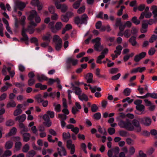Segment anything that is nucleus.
Wrapping results in <instances>:
<instances>
[{
  "mask_svg": "<svg viewBox=\"0 0 157 157\" xmlns=\"http://www.w3.org/2000/svg\"><path fill=\"white\" fill-rule=\"evenodd\" d=\"M119 125L121 128H124L130 131H133L134 130V127L132 125L131 121L129 119H127L124 121L120 120L118 123Z\"/></svg>",
  "mask_w": 157,
  "mask_h": 157,
  "instance_id": "nucleus-1",
  "label": "nucleus"
},
{
  "mask_svg": "<svg viewBox=\"0 0 157 157\" xmlns=\"http://www.w3.org/2000/svg\"><path fill=\"white\" fill-rule=\"evenodd\" d=\"M88 19V17L86 14H84L80 17L79 16L75 17L74 19L75 23L77 25L79 24H86Z\"/></svg>",
  "mask_w": 157,
  "mask_h": 157,
  "instance_id": "nucleus-2",
  "label": "nucleus"
},
{
  "mask_svg": "<svg viewBox=\"0 0 157 157\" xmlns=\"http://www.w3.org/2000/svg\"><path fill=\"white\" fill-rule=\"evenodd\" d=\"M100 41L101 38L98 37L92 40L93 43H95L94 45V50L97 51L101 52L104 48L103 45L101 44Z\"/></svg>",
  "mask_w": 157,
  "mask_h": 157,
  "instance_id": "nucleus-3",
  "label": "nucleus"
},
{
  "mask_svg": "<svg viewBox=\"0 0 157 157\" xmlns=\"http://www.w3.org/2000/svg\"><path fill=\"white\" fill-rule=\"evenodd\" d=\"M25 6L26 4L24 2L18 0L16 1L15 2L14 11L17 12V9L22 10Z\"/></svg>",
  "mask_w": 157,
  "mask_h": 157,
  "instance_id": "nucleus-4",
  "label": "nucleus"
},
{
  "mask_svg": "<svg viewBox=\"0 0 157 157\" xmlns=\"http://www.w3.org/2000/svg\"><path fill=\"white\" fill-rule=\"evenodd\" d=\"M55 4L57 9H61L63 13L65 12L67 10V6L65 4H61L58 2V0H55Z\"/></svg>",
  "mask_w": 157,
  "mask_h": 157,
  "instance_id": "nucleus-5",
  "label": "nucleus"
},
{
  "mask_svg": "<svg viewBox=\"0 0 157 157\" xmlns=\"http://www.w3.org/2000/svg\"><path fill=\"white\" fill-rule=\"evenodd\" d=\"M132 125L136 127L134 129L138 132H140L141 131V128L140 126L139 121L136 119H134L132 122Z\"/></svg>",
  "mask_w": 157,
  "mask_h": 157,
  "instance_id": "nucleus-6",
  "label": "nucleus"
},
{
  "mask_svg": "<svg viewBox=\"0 0 157 157\" xmlns=\"http://www.w3.org/2000/svg\"><path fill=\"white\" fill-rule=\"evenodd\" d=\"M67 148L71 149L70 153L71 155L73 154L75 151V146L74 144H72V141L71 140H68L67 142Z\"/></svg>",
  "mask_w": 157,
  "mask_h": 157,
  "instance_id": "nucleus-7",
  "label": "nucleus"
},
{
  "mask_svg": "<svg viewBox=\"0 0 157 157\" xmlns=\"http://www.w3.org/2000/svg\"><path fill=\"white\" fill-rule=\"evenodd\" d=\"M142 124H144L145 126H148L150 125L151 123V119L148 117H146L139 119Z\"/></svg>",
  "mask_w": 157,
  "mask_h": 157,
  "instance_id": "nucleus-8",
  "label": "nucleus"
},
{
  "mask_svg": "<svg viewBox=\"0 0 157 157\" xmlns=\"http://www.w3.org/2000/svg\"><path fill=\"white\" fill-rule=\"evenodd\" d=\"M37 14V13L35 10H32L29 12V14L27 19L29 20L33 21Z\"/></svg>",
  "mask_w": 157,
  "mask_h": 157,
  "instance_id": "nucleus-9",
  "label": "nucleus"
},
{
  "mask_svg": "<svg viewBox=\"0 0 157 157\" xmlns=\"http://www.w3.org/2000/svg\"><path fill=\"white\" fill-rule=\"evenodd\" d=\"M146 53L145 52H142L139 54L136 55L134 57V60L135 62H138L140 60L144 58Z\"/></svg>",
  "mask_w": 157,
  "mask_h": 157,
  "instance_id": "nucleus-10",
  "label": "nucleus"
},
{
  "mask_svg": "<svg viewBox=\"0 0 157 157\" xmlns=\"http://www.w3.org/2000/svg\"><path fill=\"white\" fill-rule=\"evenodd\" d=\"M146 21H144L142 24L141 27L140 29V32L142 33H146L147 31L148 24L145 22Z\"/></svg>",
  "mask_w": 157,
  "mask_h": 157,
  "instance_id": "nucleus-11",
  "label": "nucleus"
},
{
  "mask_svg": "<svg viewBox=\"0 0 157 157\" xmlns=\"http://www.w3.org/2000/svg\"><path fill=\"white\" fill-rule=\"evenodd\" d=\"M26 118V115L23 114L21 116H19L16 117L15 120L18 121L19 123H22L25 121Z\"/></svg>",
  "mask_w": 157,
  "mask_h": 157,
  "instance_id": "nucleus-12",
  "label": "nucleus"
},
{
  "mask_svg": "<svg viewBox=\"0 0 157 157\" xmlns=\"http://www.w3.org/2000/svg\"><path fill=\"white\" fill-rule=\"evenodd\" d=\"M78 60L75 59L71 57H69L67 58L66 61V63L67 64L72 63L73 66H75L78 63Z\"/></svg>",
  "mask_w": 157,
  "mask_h": 157,
  "instance_id": "nucleus-13",
  "label": "nucleus"
},
{
  "mask_svg": "<svg viewBox=\"0 0 157 157\" xmlns=\"http://www.w3.org/2000/svg\"><path fill=\"white\" fill-rule=\"evenodd\" d=\"M63 27V25L62 23L60 21L56 22L55 25V32L54 33H56L59 30H60Z\"/></svg>",
  "mask_w": 157,
  "mask_h": 157,
  "instance_id": "nucleus-14",
  "label": "nucleus"
},
{
  "mask_svg": "<svg viewBox=\"0 0 157 157\" xmlns=\"http://www.w3.org/2000/svg\"><path fill=\"white\" fill-rule=\"evenodd\" d=\"M22 135L23 138V140L24 142H27L29 140L30 137L31 136L29 133L26 132L22 134Z\"/></svg>",
  "mask_w": 157,
  "mask_h": 157,
  "instance_id": "nucleus-15",
  "label": "nucleus"
},
{
  "mask_svg": "<svg viewBox=\"0 0 157 157\" xmlns=\"http://www.w3.org/2000/svg\"><path fill=\"white\" fill-rule=\"evenodd\" d=\"M71 85L73 87L72 90H75V93L76 94L78 95L81 94L82 91L80 88L75 86L72 83L71 84Z\"/></svg>",
  "mask_w": 157,
  "mask_h": 157,
  "instance_id": "nucleus-16",
  "label": "nucleus"
},
{
  "mask_svg": "<svg viewBox=\"0 0 157 157\" xmlns=\"http://www.w3.org/2000/svg\"><path fill=\"white\" fill-rule=\"evenodd\" d=\"M13 142L10 140H9L6 142L5 145V148L7 150H8L12 148L13 146Z\"/></svg>",
  "mask_w": 157,
  "mask_h": 157,
  "instance_id": "nucleus-17",
  "label": "nucleus"
},
{
  "mask_svg": "<svg viewBox=\"0 0 157 157\" xmlns=\"http://www.w3.org/2000/svg\"><path fill=\"white\" fill-rule=\"evenodd\" d=\"M17 131V129L16 128L13 127L12 128L9 133L6 134V137H9L10 136L14 135L15 134Z\"/></svg>",
  "mask_w": 157,
  "mask_h": 157,
  "instance_id": "nucleus-18",
  "label": "nucleus"
},
{
  "mask_svg": "<svg viewBox=\"0 0 157 157\" xmlns=\"http://www.w3.org/2000/svg\"><path fill=\"white\" fill-rule=\"evenodd\" d=\"M93 74L90 73H88L86 77V78L87 80V83H90L92 82L93 81Z\"/></svg>",
  "mask_w": 157,
  "mask_h": 157,
  "instance_id": "nucleus-19",
  "label": "nucleus"
},
{
  "mask_svg": "<svg viewBox=\"0 0 157 157\" xmlns=\"http://www.w3.org/2000/svg\"><path fill=\"white\" fill-rule=\"evenodd\" d=\"M37 79L40 82H42V80H48V78L44 75H42L40 76L37 74L36 75Z\"/></svg>",
  "mask_w": 157,
  "mask_h": 157,
  "instance_id": "nucleus-20",
  "label": "nucleus"
},
{
  "mask_svg": "<svg viewBox=\"0 0 157 157\" xmlns=\"http://www.w3.org/2000/svg\"><path fill=\"white\" fill-rule=\"evenodd\" d=\"M55 48L56 50L59 51L62 47V42L59 41L58 43H55Z\"/></svg>",
  "mask_w": 157,
  "mask_h": 157,
  "instance_id": "nucleus-21",
  "label": "nucleus"
},
{
  "mask_svg": "<svg viewBox=\"0 0 157 157\" xmlns=\"http://www.w3.org/2000/svg\"><path fill=\"white\" fill-rule=\"evenodd\" d=\"M35 87L36 88H40L41 90H44L47 88V86L46 85H42L41 83H38L36 84Z\"/></svg>",
  "mask_w": 157,
  "mask_h": 157,
  "instance_id": "nucleus-22",
  "label": "nucleus"
},
{
  "mask_svg": "<svg viewBox=\"0 0 157 157\" xmlns=\"http://www.w3.org/2000/svg\"><path fill=\"white\" fill-rule=\"evenodd\" d=\"M51 35L48 33H47L46 35L43 36L42 38V40L49 43L50 42Z\"/></svg>",
  "mask_w": 157,
  "mask_h": 157,
  "instance_id": "nucleus-23",
  "label": "nucleus"
},
{
  "mask_svg": "<svg viewBox=\"0 0 157 157\" xmlns=\"http://www.w3.org/2000/svg\"><path fill=\"white\" fill-rule=\"evenodd\" d=\"M129 41L133 46H135L137 43L136 41V37L133 36L129 39Z\"/></svg>",
  "mask_w": 157,
  "mask_h": 157,
  "instance_id": "nucleus-24",
  "label": "nucleus"
},
{
  "mask_svg": "<svg viewBox=\"0 0 157 157\" xmlns=\"http://www.w3.org/2000/svg\"><path fill=\"white\" fill-rule=\"evenodd\" d=\"M78 98L82 101L84 100L86 101L88 100V97L84 94H83L82 95L79 94L78 95Z\"/></svg>",
  "mask_w": 157,
  "mask_h": 157,
  "instance_id": "nucleus-25",
  "label": "nucleus"
},
{
  "mask_svg": "<svg viewBox=\"0 0 157 157\" xmlns=\"http://www.w3.org/2000/svg\"><path fill=\"white\" fill-rule=\"evenodd\" d=\"M53 41L54 43H58L59 41L62 42V39L60 38L59 36L58 35H55L54 36Z\"/></svg>",
  "mask_w": 157,
  "mask_h": 157,
  "instance_id": "nucleus-26",
  "label": "nucleus"
},
{
  "mask_svg": "<svg viewBox=\"0 0 157 157\" xmlns=\"http://www.w3.org/2000/svg\"><path fill=\"white\" fill-rule=\"evenodd\" d=\"M151 9L153 10L152 13L154 14V17H157V6H151Z\"/></svg>",
  "mask_w": 157,
  "mask_h": 157,
  "instance_id": "nucleus-27",
  "label": "nucleus"
},
{
  "mask_svg": "<svg viewBox=\"0 0 157 157\" xmlns=\"http://www.w3.org/2000/svg\"><path fill=\"white\" fill-rule=\"evenodd\" d=\"M12 155L11 151L9 150H7L5 151L3 154L0 157H8Z\"/></svg>",
  "mask_w": 157,
  "mask_h": 157,
  "instance_id": "nucleus-28",
  "label": "nucleus"
},
{
  "mask_svg": "<svg viewBox=\"0 0 157 157\" xmlns=\"http://www.w3.org/2000/svg\"><path fill=\"white\" fill-rule=\"evenodd\" d=\"M30 42L32 43H34L36 46H38L39 43H38V40L36 37H33L30 39Z\"/></svg>",
  "mask_w": 157,
  "mask_h": 157,
  "instance_id": "nucleus-29",
  "label": "nucleus"
},
{
  "mask_svg": "<svg viewBox=\"0 0 157 157\" xmlns=\"http://www.w3.org/2000/svg\"><path fill=\"white\" fill-rule=\"evenodd\" d=\"M61 20L62 21L64 22H67L69 20V17H67L66 14L62 15L60 17Z\"/></svg>",
  "mask_w": 157,
  "mask_h": 157,
  "instance_id": "nucleus-30",
  "label": "nucleus"
},
{
  "mask_svg": "<svg viewBox=\"0 0 157 157\" xmlns=\"http://www.w3.org/2000/svg\"><path fill=\"white\" fill-rule=\"evenodd\" d=\"M54 21H51L49 23L48 25L49 27L51 30V31L53 33L55 32V26H54Z\"/></svg>",
  "mask_w": 157,
  "mask_h": 157,
  "instance_id": "nucleus-31",
  "label": "nucleus"
},
{
  "mask_svg": "<svg viewBox=\"0 0 157 157\" xmlns=\"http://www.w3.org/2000/svg\"><path fill=\"white\" fill-rule=\"evenodd\" d=\"M36 154L35 151L32 150L29 151L26 154V157H33Z\"/></svg>",
  "mask_w": 157,
  "mask_h": 157,
  "instance_id": "nucleus-32",
  "label": "nucleus"
},
{
  "mask_svg": "<svg viewBox=\"0 0 157 157\" xmlns=\"http://www.w3.org/2000/svg\"><path fill=\"white\" fill-rule=\"evenodd\" d=\"M41 95L40 94H39L36 95L35 98L38 102L40 103L43 102V100L41 98Z\"/></svg>",
  "mask_w": 157,
  "mask_h": 157,
  "instance_id": "nucleus-33",
  "label": "nucleus"
},
{
  "mask_svg": "<svg viewBox=\"0 0 157 157\" xmlns=\"http://www.w3.org/2000/svg\"><path fill=\"white\" fill-rule=\"evenodd\" d=\"M27 30L30 34H33L35 31L34 27H33L31 25L28 26L27 27Z\"/></svg>",
  "mask_w": 157,
  "mask_h": 157,
  "instance_id": "nucleus-34",
  "label": "nucleus"
},
{
  "mask_svg": "<svg viewBox=\"0 0 157 157\" xmlns=\"http://www.w3.org/2000/svg\"><path fill=\"white\" fill-rule=\"evenodd\" d=\"M131 21L133 23L136 25H139L140 23V21L138 20L137 17L135 16L132 18Z\"/></svg>",
  "mask_w": 157,
  "mask_h": 157,
  "instance_id": "nucleus-35",
  "label": "nucleus"
},
{
  "mask_svg": "<svg viewBox=\"0 0 157 157\" xmlns=\"http://www.w3.org/2000/svg\"><path fill=\"white\" fill-rule=\"evenodd\" d=\"M136 109L140 112H144L145 109V107L143 105H136Z\"/></svg>",
  "mask_w": 157,
  "mask_h": 157,
  "instance_id": "nucleus-36",
  "label": "nucleus"
},
{
  "mask_svg": "<svg viewBox=\"0 0 157 157\" xmlns=\"http://www.w3.org/2000/svg\"><path fill=\"white\" fill-rule=\"evenodd\" d=\"M21 143L19 141L15 143V148L17 151H18L20 149L21 146Z\"/></svg>",
  "mask_w": 157,
  "mask_h": 157,
  "instance_id": "nucleus-37",
  "label": "nucleus"
},
{
  "mask_svg": "<svg viewBox=\"0 0 157 157\" xmlns=\"http://www.w3.org/2000/svg\"><path fill=\"white\" fill-rule=\"evenodd\" d=\"M22 110L21 109H17L15 110L13 113L14 116H17L22 113Z\"/></svg>",
  "mask_w": 157,
  "mask_h": 157,
  "instance_id": "nucleus-38",
  "label": "nucleus"
},
{
  "mask_svg": "<svg viewBox=\"0 0 157 157\" xmlns=\"http://www.w3.org/2000/svg\"><path fill=\"white\" fill-rule=\"evenodd\" d=\"M16 105V104L15 101H12L11 102H8L7 105L6 107L8 108L10 107H14Z\"/></svg>",
  "mask_w": 157,
  "mask_h": 157,
  "instance_id": "nucleus-39",
  "label": "nucleus"
},
{
  "mask_svg": "<svg viewBox=\"0 0 157 157\" xmlns=\"http://www.w3.org/2000/svg\"><path fill=\"white\" fill-rule=\"evenodd\" d=\"M71 137V135L69 132L67 133L64 132L63 134V137L64 140L70 139Z\"/></svg>",
  "mask_w": 157,
  "mask_h": 157,
  "instance_id": "nucleus-40",
  "label": "nucleus"
},
{
  "mask_svg": "<svg viewBox=\"0 0 157 157\" xmlns=\"http://www.w3.org/2000/svg\"><path fill=\"white\" fill-rule=\"evenodd\" d=\"M131 91L129 88H127L125 89L123 91V94L126 96H128L130 95Z\"/></svg>",
  "mask_w": 157,
  "mask_h": 157,
  "instance_id": "nucleus-41",
  "label": "nucleus"
},
{
  "mask_svg": "<svg viewBox=\"0 0 157 157\" xmlns=\"http://www.w3.org/2000/svg\"><path fill=\"white\" fill-rule=\"evenodd\" d=\"M35 82V80L34 78H29L28 82V85L29 86H33Z\"/></svg>",
  "mask_w": 157,
  "mask_h": 157,
  "instance_id": "nucleus-42",
  "label": "nucleus"
},
{
  "mask_svg": "<svg viewBox=\"0 0 157 157\" xmlns=\"http://www.w3.org/2000/svg\"><path fill=\"white\" fill-rule=\"evenodd\" d=\"M14 124V122L13 120L10 119L7 121L6 124L7 126H10L13 125Z\"/></svg>",
  "mask_w": 157,
  "mask_h": 157,
  "instance_id": "nucleus-43",
  "label": "nucleus"
},
{
  "mask_svg": "<svg viewBox=\"0 0 157 157\" xmlns=\"http://www.w3.org/2000/svg\"><path fill=\"white\" fill-rule=\"evenodd\" d=\"M119 134L121 136L123 137H126L128 136V132L123 130L119 131Z\"/></svg>",
  "mask_w": 157,
  "mask_h": 157,
  "instance_id": "nucleus-44",
  "label": "nucleus"
},
{
  "mask_svg": "<svg viewBox=\"0 0 157 157\" xmlns=\"http://www.w3.org/2000/svg\"><path fill=\"white\" fill-rule=\"evenodd\" d=\"M157 39V35H152L149 40V42L150 43H152Z\"/></svg>",
  "mask_w": 157,
  "mask_h": 157,
  "instance_id": "nucleus-45",
  "label": "nucleus"
},
{
  "mask_svg": "<svg viewBox=\"0 0 157 157\" xmlns=\"http://www.w3.org/2000/svg\"><path fill=\"white\" fill-rule=\"evenodd\" d=\"M29 147L28 144H25L23 147L22 151L24 152H27L29 150Z\"/></svg>",
  "mask_w": 157,
  "mask_h": 157,
  "instance_id": "nucleus-46",
  "label": "nucleus"
},
{
  "mask_svg": "<svg viewBox=\"0 0 157 157\" xmlns=\"http://www.w3.org/2000/svg\"><path fill=\"white\" fill-rule=\"evenodd\" d=\"M108 132L110 135H112L115 133V130L114 128H109L108 129Z\"/></svg>",
  "mask_w": 157,
  "mask_h": 157,
  "instance_id": "nucleus-47",
  "label": "nucleus"
},
{
  "mask_svg": "<svg viewBox=\"0 0 157 157\" xmlns=\"http://www.w3.org/2000/svg\"><path fill=\"white\" fill-rule=\"evenodd\" d=\"M93 117L96 120H98L101 118V113H95Z\"/></svg>",
  "mask_w": 157,
  "mask_h": 157,
  "instance_id": "nucleus-48",
  "label": "nucleus"
},
{
  "mask_svg": "<svg viewBox=\"0 0 157 157\" xmlns=\"http://www.w3.org/2000/svg\"><path fill=\"white\" fill-rule=\"evenodd\" d=\"M80 3H81L77 1L73 4L72 6L73 8L75 9H77L79 7Z\"/></svg>",
  "mask_w": 157,
  "mask_h": 157,
  "instance_id": "nucleus-49",
  "label": "nucleus"
},
{
  "mask_svg": "<svg viewBox=\"0 0 157 157\" xmlns=\"http://www.w3.org/2000/svg\"><path fill=\"white\" fill-rule=\"evenodd\" d=\"M25 17L24 16H22L21 17V19L20 21V24L23 26H24L25 24Z\"/></svg>",
  "mask_w": 157,
  "mask_h": 157,
  "instance_id": "nucleus-50",
  "label": "nucleus"
},
{
  "mask_svg": "<svg viewBox=\"0 0 157 157\" xmlns=\"http://www.w3.org/2000/svg\"><path fill=\"white\" fill-rule=\"evenodd\" d=\"M133 100H134L133 99H131L129 97H127L126 98L122 100V102H125L126 101H127L129 104H130L133 102Z\"/></svg>",
  "mask_w": 157,
  "mask_h": 157,
  "instance_id": "nucleus-51",
  "label": "nucleus"
},
{
  "mask_svg": "<svg viewBox=\"0 0 157 157\" xmlns=\"http://www.w3.org/2000/svg\"><path fill=\"white\" fill-rule=\"evenodd\" d=\"M23 37L21 38L20 39V41L21 42L25 41L26 40H28L29 37L27 35H22Z\"/></svg>",
  "mask_w": 157,
  "mask_h": 157,
  "instance_id": "nucleus-52",
  "label": "nucleus"
},
{
  "mask_svg": "<svg viewBox=\"0 0 157 157\" xmlns=\"http://www.w3.org/2000/svg\"><path fill=\"white\" fill-rule=\"evenodd\" d=\"M98 109V107L95 104H93L91 105V110L93 112H96Z\"/></svg>",
  "mask_w": 157,
  "mask_h": 157,
  "instance_id": "nucleus-53",
  "label": "nucleus"
},
{
  "mask_svg": "<svg viewBox=\"0 0 157 157\" xmlns=\"http://www.w3.org/2000/svg\"><path fill=\"white\" fill-rule=\"evenodd\" d=\"M85 9V7L84 6H83L80 7L77 10V12L78 13L80 14L84 12Z\"/></svg>",
  "mask_w": 157,
  "mask_h": 157,
  "instance_id": "nucleus-54",
  "label": "nucleus"
},
{
  "mask_svg": "<svg viewBox=\"0 0 157 157\" xmlns=\"http://www.w3.org/2000/svg\"><path fill=\"white\" fill-rule=\"evenodd\" d=\"M58 117L59 118H62V119L61 120L64 121L66 120L67 118V116L65 115L59 114H58Z\"/></svg>",
  "mask_w": 157,
  "mask_h": 157,
  "instance_id": "nucleus-55",
  "label": "nucleus"
},
{
  "mask_svg": "<svg viewBox=\"0 0 157 157\" xmlns=\"http://www.w3.org/2000/svg\"><path fill=\"white\" fill-rule=\"evenodd\" d=\"M55 7L53 6H51L48 7V10L49 12L52 13H54L55 12Z\"/></svg>",
  "mask_w": 157,
  "mask_h": 157,
  "instance_id": "nucleus-56",
  "label": "nucleus"
},
{
  "mask_svg": "<svg viewBox=\"0 0 157 157\" xmlns=\"http://www.w3.org/2000/svg\"><path fill=\"white\" fill-rule=\"evenodd\" d=\"M155 50L154 48H151L148 51V54L150 56H152L153 55H154L155 52Z\"/></svg>",
  "mask_w": 157,
  "mask_h": 157,
  "instance_id": "nucleus-57",
  "label": "nucleus"
},
{
  "mask_svg": "<svg viewBox=\"0 0 157 157\" xmlns=\"http://www.w3.org/2000/svg\"><path fill=\"white\" fill-rule=\"evenodd\" d=\"M138 29L134 27L132 28L131 33L132 34L135 35L138 33Z\"/></svg>",
  "mask_w": 157,
  "mask_h": 157,
  "instance_id": "nucleus-58",
  "label": "nucleus"
},
{
  "mask_svg": "<svg viewBox=\"0 0 157 157\" xmlns=\"http://www.w3.org/2000/svg\"><path fill=\"white\" fill-rule=\"evenodd\" d=\"M120 149L118 147H116L113 149L112 151H113L114 153V155H117L118 154L119 152Z\"/></svg>",
  "mask_w": 157,
  "mask_h": 157,
  "instance_id": "nucleus-59",
  "label": "nucleus"
},
{
  "mask_svg": "<svg viewBox=\"0 0 157 157\" xmlns=\"http://www.w3.org/2000/svg\"><path fill=\"white\" fill-rule=\"evenodd\" d=\"M31 4L33 6H36L40 3L39 0H32Z\"/></svg>",
  "mask_w": 157,
  "mask_h": 157,
  "instance_id": "nucleus-60",
  "label": "nucleus"
},
{
  "mask_svg": "<svg viewBox=\"0 0 157 157\" xmlns=\"http://www.w3.org/2000/svg\"><path fill=\"white\" fill-rule=\"evenodd\" d=\"M129 30L126 29L124 32V35L125 37L128 38L131 36V34L129 33Z\"/></svg>",
  "mask_w": 157,
  "mask_h": 157,
  "instance_id": "nucleus-61",
  "label": "nucleus"
},
{
  "mask_svg": "<svg viewBox=\"0 0 157 157\" xmlns=\"http://www.w3.org/2000/svg\"><path fill=\"white\" fill-rule=\"evenodd\" d=\"M135 152V149L133 146L131 147L129 149V152L130 154L131 155H133Z\"/></svg>",
  "mask_w": 157,
  "mask_h": 157,
  "instance_id": "nucleus-62",
  "label": "nucleus"
},
{
  "mask_svg": "<svg viewBox=\"0 0 157 157\" xmlns=\"http://www.w3.org/2000/svg\"><path fill=\"white\" fill-rule=\"evenodd\" d=\"M137 157H147V155L146 154L144 153L142 151L140 150L139 152V155Z\"/></svg>",
  "mask_w": 157,
  "mask_h": 157,
  "instance_id": "nucleus-63",
  "label": "nucleus"
},
{
  "mask_svg": "<svg viewBox=\"0 0 157 157\" xmlns=\"http://www.w3.org/2000/svg\"><path fill=\"white\" fill-rule=\"evenodd\" d=\"M126 141L127 144L129 145H131L133 144V140L130 138H127L126 140Z\"/></svg>",
  "mask_w": 157,
  "mask_h": 157,
  "instance_id": "nucleus-64",
  "label": "nucleus"
}]
</instances>
